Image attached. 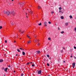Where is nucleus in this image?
<instances>
[{
    "label": "nucleus",
    "mask_w": 76,
    "mask_h": 76,
    "mask_svg": "<svg viewBox=\"0 0 76 76\" xmlns=\"http://www.w3.org/2000/svg\"><path fill=\"white\" fill-rule=\"evenodd\" d=\"M27 43L28 44H30V43H31V41L30 40H28V41H27Z\"/></svg>",
    "instance_id": "423d86ee"
},
{
    "label": "nucleus",
    "mask_w": 76,
    "mask_h": 76,
    "mask_svg": "<svg viewBox=\"0 0 76 76\" xmlns=\"http://www.w3.org/2000/svg\"><path fill=\"white\" fill-rule=\"evenodd\" d=\"M26 15H27V13H26Z\"/></svg>",
    "instance_id": "680f3d73"
},
{
    "label": "nucleus",
    "mask_w": 76,
    "mask_h": 76,
    "mask_svg": "<svg viewBox=\"0 0 76 76\" xmlns=\"http://www.w3.org/2000/svg\"><path fill=\"white\" fill-rule=\"evenodd\" d=\"M32 66H33V67H34V64H33L32 65Z\"/></svg>",
    "instance_id": "72a5a7b5"
},
{
    "label": "nucleus",
    "mask_w": 76,
    "mask_h": 76,
    "mask_svg": "<svg viewBox=\"0 0 76 76\" xmlns=\"http://www.w3.org/2000/svg\"><path fill=\"white\" fill-rule=\"evenodd\" d=\"M5 55H6V54H5V55H4V56H5Z\"/></svg>",
    "instance_id": "338daca9"
},
{
    "label": "nucleus",
    "mask_w": 76,
    "mask_h": 76,
    "mask_svg": "<svg viewBox=\"0 0 76 76\" xmlns=\"http://www.w3.org/2000/svg\"><path fill=\"white\" fill-rule=\"evenodd\" d=\"M48 39L49 40H51V38H50V37H49V38H48Z\"/></svg>",
    "instance_id": "5701e85b"
},
{
    "label": "nucleus",
    "mask_w": 76,
    "mask_h": 76,
    "mask_svg": "<svg viewBox=\"0 0 76 76\" xmlns=\"http://www.w3.org/2000/svg\"><path fill=\"white\" fill-rule=\"evenodd\" d=\"M68 25H69V23H65V26H68Z\"/></svg>",
    "instance_id": "6e6552de"
},
{
    "label": "nucleus",
    "mask_w": 76,
    "mask_h": 76,
    "mask_svg": "<svg viewBox=\"0 0 76 76\" xmlns=\"http://www.w3.org/2000/svg\"><path fill=\"white\" fill-rule=\"evenodd\" d=\"M48 23H49V24H51V22L49 21L48 22Z\"/></svg>",
    "instance_id": "2f4dec72"
},
{
    "label": "nucleus",
    "mask_w": 76,
    "mask_h": 76,
    "mask_svg": "<svg viewBox=\"0 0 76 76\" xmlns=\"http://www.w3.org/2000/svg\"><path fill=\"white\" fill-rule=\"evenodd\" d=\"M14 73H15L16 72L15 71H14Z\"/></svg>",
    "instance_id": "09e8293b"
},
{
    "label": "nucleus",
    "mask_w": 76,
    "mask_h": 76,
    "mask_svg": "<svg viewBox=\"0 0 76 76\" xmlns=\"http://www.w3.org/2000/svg\"><path fill=\"white\" fill-rule=\"evenodd\" d=\"M5 43H7V40H5Z\"/></svg>",
    "instance_id": "a19ab883"
},
{
    "label": "nucleus",
    "mask_w": 76,
    "mask_h": 76,
    "mask_svg": "<svg viewBox=\"0 0 76 76\" xmlns=\"http://www.w3.org/2000/svg\"><path fill=\"white\" fill-rule=\"evenodd\" d=\"M5 56V57H6V56Z\"/></svg>",
    "instance_id": "0e129e2a"
},
{
    "label": "nucleus",
    "mask_w": 76,
    "mask_h": 76,
    "mask_svg": "<svg viewBox=\"0 0 76 76\" xmlns=\"http://www.w3.org/2000/svg\"><path fill=\"white\" fill-rule=\"evenodd\" d=\"M2 27L1 26H0V29H1L2 28Z\"/></svg>",
    "instance_id": "e433bc0d"
},
{
    "label": "nucleus",
    "mask_w": 76,
    "mask_h": 76,
    "mask_svg": "<svg viewBox=\"0 0 76 76\" xmlns=\"http://www.w3.org/2000/svg\"><path fill=\"white\" fill-rule=\"evenodd\" d=\"M51 13L52 14H53V13H54V12H53V11H52Z\"/></svg>",
    "instance_id": "393cba45"
},
{
    "label": "nucleus",
    "mask_w": 76,
    "mask_h": 76,
    "mask_svg": "<svg viewBox=\"0 0 76 76\" xmlns=\"http://www.w3.org/2000/svg\"><path fill=\"white\" fill-rule=\"evenodd\" d=\"M8 67H10V66L9 65V66H8Z\"/></svg>",
    "instance_id": "603ef678"
},
{
    "label": "nucleus",
    "mask_w": 76,
    "mask_h": 76,
    "mask_svg": "<svg viewBox=\"0 0 76 76\" xmlns=\"http://www.w3.org/2000/svg\"><path fill=\"white\" fill-rule=\"evenodd\" d=\"M59 12H61V10H59Z\"/></svg>",
    "instance_id": "79ce46f5"
},
{
    "label": "nucleus",
    "mask_w": 76,
    "mask_h": 76,
    "mask_svg": "<svg viewBox=\"0 0 76 76\" xmlns=\"http://www.w3.org/2000/svg\"><path fill=\"white\" fill-rule=\"evenodd\" d=\"M55 25L56 26V25H57V24H56Z\"/></svg>",
    "instance_id": "13d9d810"
},
{
    "label": "nucleus",
    "mask_w": 76,
    "mask_h": 76,
    "mask_svg": "<svg viewBox=\"0 0 76 76\" xmlns=\"http://www.w3.org/2000/svg\"><path fill=\"white\" fill-rule=\"evenodd\" d=\"M30 64V62L27 63V64L28 65V64Z\"/></svg>",
    "instance_id": "c9c22d12"
},
{
    "label": "nucleus",
    "mask_w": 76,
    "mask_h": 76,
    "mask_svg": "<svg viewBox=\"0 0 76 76\" xmlns=\"http://www.w3.org/2000/svg\"><path fill=\"white\" fill-rule=\"evenodd\" d=\"M61 13H63V11H61Z\"/></svg>",
    "instance_id": "c03bdc74"
},
{
    "label": "nucleus",
    "mask_w": 76,
    "mask_h": 76,
    "mask_svg": "<svg viewBox=\"0 0 76 76\" xmlns=\"http://www.w3.org/2000/svg\"><path fill=\"white\" fill-rule=\"evenodd\" d=\"M11 25H14V23L12 22Z\"/></svg>",
    "instance_id": "b1692460"
},
{
    "label": "nucleus",
    "mask_w": 76,
    "mask_h": 76,
    "mask_svg": "<svg viewBox=\"0 0 76 76\" xmlns=\"http://www.w3.org/2000/svg\"><path fill=\"white\" fill-rule=\"evenodd\" d=\"M34 36V37H37V36H36V35L35 34Z\"/></svg>",
    "instance_id": "ea45409f"
},
{
    "label": "nucleus",
    "mask_w": 76,
    "mask_h": 76,
    "mask_svg": "<svg viewBox=\"0 0 76 76\" xmlns=\"http://www.w3.org/2000/svg\"><path fill=\"white\" fill-rule=\"evenodd\" d=\"M17 50L18 52H20V51L19 49H17Z\"/></svg>",
    "instance_id": "a211bd4d"
},
{
    "label": "nucleus",
    "mask_w": 76,
    "mask_h": 76,
    "mask_svg": "<svg viewBox=\"0 0 76 76\" xmlns=\"http://www.w3.org/2000/svg\"><path fill=\"white\" fill-rule=\"evenodd\" d=\"M27 37H28V38H29V39H31V37L28 36V35H27Z\"/></svg>",
    "instance_id": "f8f14e48"
},
{
    "label": "nucleus",
    "mask_w": 76,
    "mask_h": 76,
    "mask_svg": "<svg viewBox=\"0 0 76 76\" xmlns=\"http://www.w3.org/2000/svg\"><path fill=\"white\" fill-rule=\"evenodd\" d=\"M64 63H65V61H64Z\"/></svg>",
    "instance_id": "3c124183"
},
{
    "label": "nucleus",
    "mask_w": 76,
    "mask_h": 76,
    "mask_svg": "<svg viewBox=\"0 0 76 76\" xmlns=\"http://www.w3.org/2000/svg\"><path fill=\"white\" fill-rule=\"evenodd\" d=\"M18 56V54H17L16 55V56Z\"/></svg>",
    "instance_id": "864d4df0"
},
{
    "label": "nucleus",
    "mask_w": 76,
    "mask_h": 76,
    "mask_svg": "<svg viewBox=\"0 0 76 76\" xmlns=\"http://www.w3.org/2000/svg\"><path fill=\"white\" fill-rule=\"evenodd\" d=\"M47 22H46L45 21L44 22V24L45 25V26H47Z\"/></svg>",
    "instance_id": "0eeeda50"
},
{
    "label": "nucleus",
    "mask_w": 76,
    "mask_h": 76,
    "mask_svg": "<svg viewBox=\"0 0 76 76\" xmlns=\"http://www.w3.org/2000/svg\"><path fill=\"white\" fill-rule=\"evenodd\" d=\"M23 50H24V49H23Z\"/></svg>",
    "instance_id": "e2e57ef3"
},
{
    "label": "nucleus",
    "mask_w": 76,
    "mask_h": 76,
    "mask_svg": "<svg viewBox=\"0 0 76 76\" xmlns=\"http://www.w3.org/2000/svg\"><path fill=\"white\" fill-rule=\"evenodd\" d=\"M3 60L2 59H0V62H3Z\"/></svg>",
    "instance_id": "f3484780"
},
{
    "label": "nucleus",
    "mask_w": 76,
    "mask_h": 76,
    "mask_svg": "<svg viewBox=\"0 0 76 76\" xmlns=\"http://www.w3.org/2000/svg\"><path fill=\"white\" fill-rule=\"evenodd\" d=\"M63 50H62L61 51V53H63Z\"/></svg>",
    "instance_id": "4c0bfd02"
},
{
    "label": "nucleus",
    "mask_w": 76,
    "mask_h": 76,
    "mask_svg": "<svg viewBox=\"0 0 76 76\" xmlns=\"http://www.w3.org/2000/svg\"><path fill=\"white\" fill-rule=\"evenodd\" d=\"M7 69H8V68H5V69H4V70L6 72V71H7Z\"/></svg>",
    "instance_id": "9b49d317"
},
{
    "label": "nucleus",
    "mask_w": 76,
    "mask_h": 76,
    "mask_svg": "<svg viewBox=\"0 0 76 76\" xmlns=\"http://www.w3.org/2000/svg\"><path fill=\"white\" fill-rule=\"evenodd\" d=\"M74 31L76 32V27H75L74 28Z\"/></svg>",
    "instance_id": "412c9836"
},
{
    "label": "nucleus",
    "mask_w": 76,
    "mask_h": 76,
    "mask_svg": "<svg viewBox=\"0 0 76 76\" xmlns=\"http://www.w3.org/2000/svg\"><path fill=\"white\" fill-rule=\"evenodd\" d=\"M39 40H37L36 39L34 40V41H35L36 42H37V41H39Z\"/></svg>",
    "instance_id": "aec40b11"
},
{
    "label": "nucleus",
    "mask_w": 76,
    "mask_h": 76,
    "mask_svg": "<svg viewBox=\"0 0 76 76\" xmlns=\"http://www.w3.org/2000/svg\"><path fill=\"white\" fill-rule=\"evenodd\" d=\"M62 48H63L64 50H65V48H64V47H62Z\"/></svg>",
    "instance_id": "7c9ffc66"
},
{
    "label": "nucleus",
    "mask_w": 76,
    "mask_h": 76,
    "mask_svg": "<svg viewBox=\"0 0 76 76\" xmlns=\"http://www.w3.org/2000/svg\"><path fill=\"white\" fill-rule=\"evenodd\" d=\"M19 31L20 32H21L22 34H23V32H24V31H22V30L21 29H20L19 30Z\"/></svg>",
    "instance_id": "9d476101"
},
{
    "label": "nucleus",
    "mask_w": 76,
    "mask_h": 76,
    "mask_svg": "<svg viewBox=\"0 0 76 76\" xmlns=\"http://www.w3.org/2000/svg\"><path fill=\"white\" fill-rule=\"evenodd\" d=\"M40 45V43H39L38 44H37V45Z\"/></svg>",
    "instance_id": "c756f323"
},
{
    "label": "nucleus",
    "mask_w": 76,
    "mask_h": 76,
    "mask_svg": "<svg viewBox=\"0 0 76 76\" xmlns=\"http://www.w3.org/2000/svg\"><path fill=\"white\" fill-rule=\"evenodd\" d=\"M58 30H60V28L59 27L58 28Z\"/></svg>",
    "instance_id": "de8ad7c7"
},
{
    "label": "nucleus",
    "mask_w": 76,
    "mask_h": 76,
    "mask_svg": "<svg viewBox=\"0 0 76 76\" xmlns=\"http://www.w3.org/2000/svg\"><path fill=\"white\" fill-rule=\"evenodd\" d=\"M72 50H73V49H70V51H72Z\"/></svg>",
    "instance_id": "a878e982"
},
{
    "label": "nucleus",
    "mask_w": 76,
    "mask_h": 76,
    "mask_svg": "<svg viewBox=\"0 0 76 76\" xmlns=\"http://www.w3.org/2000/svg\"><path fill=\"white\" fill-rule=\"evenodd\" d=\"M12 1H13V0H12Z\"/></svg>",
    "instance_id": "bf43d9fd"
},
{
    "label": "nucleus",
    "mask_w": 76,
    "mask_h": 76,
    "mask_svg": "<svg viewBox=\"0 0 76 76\" xmlns=\"http://www.w3.org/2000/svg\"><path fill=\"white\" fill-rule=\"evenodd\" d=\"M75 19H76V17H75Z\"/></svg>",
    "instance_id": "6e6d98bb"
},
{
    "label": "nucleus",
    "mask_w": 76,
    "mask_h": 76,
    "mask_svg": "<svg viewBox=\"0 0 76 76\" xmlns=\"http://www.w3.org/2000/svg\"><path fill=\"white\" fill-rule=\"evenodd\" d=\"M41 24H42L41 23H39L38 24V25H39V26L41 25Z\"/></svg>",
    "instance_id": "4be33fe9"
},
{
    "label": "nucleus",
    "mask_w": 76,
    "mask_h": 76,
    "mask_svg": "<svg viewBox=\"0 0 76 76\" xmlns=\"http://www.w3.org/2000/svg\"><path fill=\"white\" fill-rule=\"evenodd\" d=\"M12 15H15V12L14 11H13L12 12Z\"/></svg>",
    "instance_id": "39448f33"
},
{
    "label": "nucleus",
    "mask_w": 76,
    "mask_h": 76,
    "mask_svg": "<svg viewBox=\"0 0 76 76\" xmlns=\"http://www.w3.org/2000/svg\"><path fill=\"white\" fill-rule=\"evenodd\" d=\"M61 19H64V17L63 16H62L61 17Z\"/></svg>",
    "instance_id": "2eb2a0df"
},
{
    "label": "nucleus",
    "mask_w": 76,
    "mask_h": 76,
    "mask_svg": "<svg viewBox=\"0 0 76 76\" xmlns=\"http://www.w3.org/2000/svg\"><path fill=\"white\" fill-rule=\"evenodd\" d=\"M64 31H62L61 32V34H64Z\"/></svg>",
    "instance_id": "6ab92c4d"
},
{
    "label": "nucleus",
    "mask_w": 76,
    "mask_h": 76,
    "mask_svg": "<svg viewBox=\"0 0 76 76\" xmlns=\"http://www.w3.org/2000/svg\"><path fill=\"white\" fill-rule=\"evenodd\" d=\"M36 53H37V54H39L40 53V51L39 50L37 51Z\"/></svg>",
    "instance_id": "1a4fd4ad"
},
{
    "label": "nucleus",
    "mask_w": 76,
    "mask_h": 76,
    "mask_svg": "<svg viewBox=\"0 0 76 76\" xmlns=\"http://www.w3.org/2000/svg\"><path fill=\"white\" fill-rule=\"evenodd\" d=\"M27 10H28V12H29V13H30L31 15H32L33 14V12L30 11L29 10H28V9Z\"/></svg>",
    "instance_id": "f03ea898"
},
{
    "label": "nucleus",
    "mask_w": 76,
    "mask_h": 76,
    "mask_svg": "<svg viewBox=\"0 0 76 76\" xmlns=\"http://www.w3.org/2000/svg\"><path fill=\"white\" fill-rule=\"evenodd\" d=\"M26 17H27V18H28V17H27V16H26Z\"/></svg>",
    "instance_id": "052dcab7"
},
{
    "label": "nucleus",
    "mask_w": 76,
    "mask_h": 76,
    "mask_svg": "<svg viewBox=\"0 0 76 76\" xmlns=\"http://www.w3.org/2000/svg\"><path fill=\"white\" fill-rule=\"evenodd\" d=\"M38 9H41V7L40 6H38Z\"/></svg>",
    "instance_id": "4468645a"
},
{
    "label": "nucleus",
    "mask_w": 76,
    "mask_h": 76,
    "mask_svg": "<svg viewBox=\"0 0 76 76\" xmlns=\"http://www.w3.org/2000/svg\"><path fill=\"white\" fill-rule=\"evenodd\" d=\"M51 58H50H50H49V59H51Z\"/></svg>",
    "instance_id": "5fc2aeb1"
},
{
    "label": "nucleus",
    "mask_w": 76,
    "mask_h": 76,
    "mask_svg": "<svg viewBox=\"0 0 76 76\" xmlns=\"http://www.w3.org/2000/svg\"><path fill=\"white\" fill-rule=\"evenodd\" d=\"M14 42H16V41H14Z\"/></svg>",
    "instance_id": "4d7b16f0"
},
{
    "label": "nucleus",
    "mask_w": 76,
    "mask_h": 76,
    "mask_svg": "<svg viewBox=\"0 0 76 76\" xmlns=\"http://www.w3.org/2000/svg\"><path fill=\"white\" fill-rule=\"evenodd\" d=\"M42 71L41 70H39L38 72V74H41V72H42Z\"/></svg>",
    "instance_id": "20e7f679"
},
{
    "label": "nucleus",
    "mask_w": 76,
    "mask_h": 76,
    "mask_svg": "<svg viewBox=\"0 0 76 76\" xmlns=\"http://www.w3.org/2000/svg\"><path fill=\"white\" fill-rule=\"evenodd\" d=\"M20 39H21V38H20Z\"/></svg>",
    "instance_id": "69168bd1"
},
{
    "label": "nucleus",
    "mask_w": 76,
    "mask_h": 76,
    "mask_svg": "<svg viewBox=\"0 0 76 76\" xmlns=\"http://www.w3.org/2000/svg\"><path fill=\"white\" fill-rule=\"evenodd\" d=\"M17 37H18V36H17Z\"/></svg>",
    "instance_id": "774afa93"
},
{
    "label": "nucleus",
    "mask_w": 76,
    "mask_h": 76,
    "mask_svg": "<svg viewBox=\"0 0 76 76\" xmlns=\"http://www.w3.org/2000/svg\"><path fill=\"white\" fill-rule=\"evenodd\" d=\"M74 58H75V59H76V57H75V56H74Z\"/></svg>",
    "instance_id": "a18cd8bd"
},
{
    "label": "nucleus",
    "mask_w": 76,
    "mask_h": 76,
    "mask_svg": "<svg viewBox=\"0 0 76 76\" xmlns=\"http://www.w3.org/2000/svg\"><path fill=\"white\" fill-rule=\"evenodd\" d=\"M20 50H23L22 48H20Z\"/></svg>",
    "instance_id": "37998d69"
},
{
    "label": "nucleus",
    "mask_w": 76,
    "mask_h": 76,
    "mask_svg": "<svg viewBox=\"0 0 76 76\" xmlns=\"http://www.w3.org/2000/svg\"><path fill=\"white\" fill-rule=\"evenodd\" d=\"M21 76H23V74L22 73V74H21Z\"/></svg>",
    "instance_id": "cd10ccee"
},
{
    "label": "nucleus",
    "mask_w": 76,
    "mask_h": 76,
    "mask_svg": "<svg viewBox=\"0 0 76 76\" xmlns=\"http://www.w3.org/2000/svg\"><path fill=\"white\" fill-rule=\"evenodd\" d=\"M22 54H23V55H25V52H22Z\"/></svg>",
    "instance_id": "ddd939ff"
},
{
    "label": "nucleus",
    "mask_w": 76,
    "mask_h": 76,
    "mask_svg": "<svg viewBox=\"0 0 76 76\" xmlns=\"http://www.w3.org/2000/svg\"><path fill=\"white\" fill-rule=\"evenodd\" d=\"M69 18L70 19H72V18H73V17H72V15H70L69 16Z\"/></svg>",
    "instance_id": "dca6fc26"
},
{
    "label": "nucleus",
    "mask_w": 76,
    "mask_h": 76,
    "mask_svg": "<svg viewBox=\"0 0 76 76\" xmlns=\"http://www.w3.org/2000/svg\"><path fill=\"white\" fill-rule=\"evenodd\" d=\"M4 13H5L8 16L9 15V14L11 13V12H10V11H8L7 12V11H5L4 12Z\"/></svg>",
    "instance_id": "f257e3e1"
},
{
    "label": "nucleus",
    "mask_w": 76,
    "mask_h": 76,
    "mask_svg": "<svg viewBox=\"0 0 76 76\" xmlns=\"http://www.w3.org/2000/svg\"><path fill=\"white\" fill-rule=\"evenodd\" d=\"M70 57H71V58L73 57V56H70Z\"/></svg>",
    "instance_id": "49530a36"
},
{
    "label": "nucleus",
    "mask_w": 76,
    "mask_h": 76,
    "mask_svg": "<svg viewBox=\"0 0 76 76\" xmlns=\"http://www.w3.org/2000/svg\"><path fill=\"white\" fill-rule=\"evenodd\" d=\"M30 64H32V62H30Z\"/></svg>",
    "instance_id": "8fccbe9b"
},
{
    "label": "nucleus",
    "mask_w": 76,
    "mask_h": 76,
    "mask_svg": "<svg viewBox=\"0 0 76 76\" xmlns=\"http://www.w3.org/2000/svg\"><path fill=\"white\" fill-rule=\"evenodd\" d=\"M47 65L48 66H50V64H49L48 63L47 64Z\"/></svg>",
    "instance_id": "473e14b6"
},
{
    "label": "nucleus",
    "mask_w": 76,
    "mask_h": 76,
    "mask_svg": "<svg viewBox=\"0 0 76 76\" xmlns=\"http://www.w3.org/2000/svg\"><path fill=\"white\" fill-rule=\"evenodd\" d=\"M75 66V62H74L72 64V67H73V68H74Z\"/></svg>",
    "instance_id": "7ed1b4c3"
},
{
    "label": "nucleus",
    "mask_w": 76,
    "mask_h": 76,
    "mask_svg": "<svg viewBox=\"0 0 76 76\" xmlns=\"http://www.w3.org/2000/svg\"><path fill=\"white\" fill-rule=\"evenodd\" d=\"M47 57H50V56H49V55H47Z\"/></svg>",
    "instance_id": "c85d7f7f"
},
{
    "label": "nucleus",
    "mask_w": 76,
    "mask_h": 76,
    "mask_svg": "<svg viewBox=\"0 0 76 76\" xmlns=\"http://www.w3.org/2000/svg\"><path fill=\"white\" fill-rule=\"evenodd\" d=\"M2 70H4V67H2Z\"/></svg>",
    "instance_id": "f704fd0d"
},
{
    "label": "nucleus",
    "mask_w": 76,
    "mask_h": 76,
    "mask_svg": "<svg viewBox=\"0 0 76 76\" xmlns=\"http://www.w3.org/2000/svg\"><path fill=\"white\" fill-rule=\"evenodd\" d=\"M59 10H61V7H59Z\"/></svg>",
    "instance_id": "bb28decb"
},
{
    "label": "nucleus",
    "mask_w": 76,
    "mask_h": 76,
    "mask_svg": "<svg viewBox=\"0 0 76 76\" xmlns=\"http://www.w3.org/2000/svg\"><path fill=\"white\" fill-rule=\"evenodd\" d=\"M74 48H75V49H76V47L74 46Z\"/></svg>",
    "instance_id": "58836bf2"
}]
</instances>
